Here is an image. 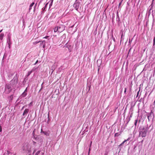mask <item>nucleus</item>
Returning <instances> with one entry per match:
<instances>
[{
    "instance_id": "17",
    "label": "nucleus",
    "mask_w": 155,
    "mask_h": 155,
    "mask_svg": "<svg viewBox=\"0 0 155 155\" xmlns=\"http://www.w3.org/2000/svg\"><path fill=\"white\" fill-rule=\"evenodd\" d=\"M45 41H42L41 43V45L42 44L43 45L44 44H45Z\"/></svg>"
},
{
    "instance_id": "28",
    "label": "nucleus",
    "mask_w": 155,
    "mask_h": 155,
    "mask_svg": "<svg viewBox=\"0 0 155 155\" xmlns=\"http://www.w3.org/2000/svg\"><path fill=\"white\" fill-rule=\"evenodd\" d=\"M126 89L125 88V90H124V92L125 93H126Z\"/></svg>"
},
{
    "instance_id": "5",
    "label": "nucleus",
    "mask_w": 155,
    "mask_h": 155,
    "mask_svg": "<svg viewBox=\"0 0 155 155\" xmlns=\"http://www.w3.org/2000/svg\"><path fill=\"white\" fill-rule=\"evenodd\" d=\"M28 111H29V110L28 109H26L25 110L23 114V115L24 116L25 115L27 114L28 113Z\"/></svg>"
},
{
    "instance_id": "1",
    "label": "nucleus",
    "mask_w": 155,
    "mask_h": 155,
    "mask_svg": "<svg viewBox=\"0 0 155 155\" xmlns=\"http://www.w3.org/2000/svg\"><path fill=\"white\" fill-rule=\"evenodd\" d=\"M65 29V26L64 25H60L59 26L56 27L54 29V31L56 32L58 31L61 32Z\"/></svg>"
},
{
    "instance_id": "15",
    "label": "nucleus",
    "mask_w": 155,
    "mask_h": 155,
    "mask_svg": "<svg viewBox=\"0 0 155 155\" xmlns=\"http://www.w3.org/2000/svg\"><path fill=\"white\" fill-rule=\"evenodd\" d=\"M41 41H35V42H33V44H34V45H36L38 43L40 42Z\"/></svg>"
},
{
    "instance_id": "13",
    "label": "nucleus",
    "mask_w": 155,
    "mask_h": 155,
    "mask_svg": "<svg viewBox=\"0 0 155 155\" xmlns=\"http://www.w3.org/2000/svg\"><path fill=\"white\" fill-rule=\"evenodd\" d=\"M120 135V134L118 133H116L114 134L115 137H118Z\"/></svg>"
},
{
    "instance_id": "37",
    "label": "nucleus",
    "mask_w": 155,
    "mask_h": 155,
    "mask_svg": "<svg viewBox=\"0 0 155 155\" xmlns=\"http://www.w3.org/2000/svg\"><path fill=\"white\" fill-rule=\"evenodd\" d=\"M24 107H25L24 106H23V107H22V108H24Z\"/></svg>"
},
{
    "instance_id": "32",
    "label": "nucleus",
    "mask_w": 155,
    "mask_h": 155,
    "mask_svg": "<svg viewBox=\"0 0 155 155\" xmlns=\"http://www.w3.org/2000/svg\"><path fill=\"white\" fill-rule=\"evenodd\" d=\"M10 97L11 98V99H12V98H13V96L12 95H11Z\"/></svg>"
},
{
    "instance_id": "30",
    "label": "nucleus",
    "mask_w": 155,
    "mask_h": 155,
    "mask_svg": "<svg viewBox=\"0 0 155 155\" xmlns=\"http://www.w3.org/2000/svg\"><path fill=\"white\" fill-rule=\"evenodd\" d=\"M35 151H36V150H34L33 151V154H34V153L35 152Z\"/></svg>"
},
{
    "instance_id": "29",
    "label": "nucleus",
    "mask_w": 155,
    "mask_h": 155,
    "mask_svg": "<svg viewBox=\"0 0 155 155\" xmlns=\"http://www.w3.org/2000/svg\"><path fill=\"white\" fill-rule=\"evenodd\" d=\"M122 2H121V1L119 3V6H120V5H121Z\"/></svg>"
},
{
    "instance_id": "3",
    "label": "nucleus",
    "mask_w": 155,
    "mask_h": 155,
    "mask_svg": "<svg viewBox=\"0 0 155 155\" xmlns=\"http://www.w3.org/2000/svg\"><path fill=\"white\" fill-rule=\"evenodd\" d=\"M147 133V130L145 129L144 127H143L142 130L140 131L139 136L140 137H144L146 136Z\"/></svg>"
},
{
    "instance_id": "18",
    "label": "nucleus",
    "mask_w": 155,
    "mask_h": 155,
    "mask_svg": "<svg viewBox=\"0 0 155 155\" xmlns=\"http://www.w3.org/2000/svg\"><path fill=\"white\" fill-rule=\"evenodd\" d=\"M155 45V37H154L153 40V45Z\"/></svg>"
},
{
    "instance_id": "14",
    "label": "nucleus",
    "mask_w": 155,
    "mask_h": 155,
    "mask_svg": "<svg viewBox=\"0 0 155 155\" xmlns=\"http://www.w3.org/2000/svg\"><path fill=\"white\" fill-rule=\"evenodd\" d=\"M41 151L40 150H38V151L35 153V155H38L39 154L40 152Z\"/></svg>"
},
{
    "instance_id": "16",
    "label": "nucleus",
    "mask_w": 155,
    "mask_h": 155,
    "mask_svg": "<svg viewBox=\"0 0 155 155\" xmlns=\"http://www.w3.org/2000/svg\"><path fill=\"white\" fill-rule=\"evenodd\" d=\"M34 4H35L34 2H32L31 4H30V6L31 7H32L34 5Z\"/></svg>"
},
{
    "instance_id": "10",
    "label": "nucleus",
    "mask_w": 155,
    "mask_h": 155,
    "mask_svg": "<svg viewBox=\"0 0 155 155\" xmlns=\"http://www.w3.org/2000/svg\"><path fill=\"white\" fill-rule=\"evenodd\" d=\"M129 140V138H128L127 139V140H125L124 141H123L122 142V143L120 145H119V146H121L122 145H123L126 141H128V140Z\"/></svg>"
},
{
    "instance_id": "31",
    "label": "nucleus",
    "mask_w": 155,
    "mask_h": 155,
    "mask_svg": "<svg viewBox=\"0 0 155 155\" xmlns=\"http://www.w3.org/2000/svg\"><path fill=\"white\" fill-rule=\"evenodd\" d=\"M36 6H37V3H36L35 5V6H34L35 9V8Z\"/></svg>"
},
{
    "instance_id": "8",
    "label": "nucleus",
    "mask_w": 155,
    "mask_h": 155,
    "mask_svg": "<svg viewBox=\"0 0 155 155\" xmlns=\"http://www.w3.org/2000/svg\"><path fill=\"white\" fill-rule=\"evenodd\" d=\"M4 36V34L3 33H2L0 34V39L2 40L3 38V37Z\"/></svg>"
},
{
    "instance_id": "2",
    "label": "nucleus",
    "mask_w": 155,
    "mask_h": 155,
    "mask_svg": "<svg viewBox=\"0 0 155 155\" xmlns=\"http://www.w3.org/2000/svg\"><path fill=\"white\" fill-rule=\"evenodd\" d=\"M23 150H27L29 153L31 152L32 150V145L27 143H25L23 146Z\"/></svg>"
},
{
    "instance_id": "35",
    "label": "nucleus",
    "mask_w": 155,
    "mask_h": 155,
    "mask_svg": "<svg viewBox=\"0 0 155 155\" xmlns=\"http://www.w3.org/2000/svg\"><path fill=\"white\" fill-rule=\"evenodd\" d=\"M90 88H89L88 91H89V90H90Z\"/></svg>"
},
{
    "instance_id": "21",
    "label": "nucleus",
    "mask_w": 155,
    "mask_h": 155,
    "mask_svg": "<svg viewBox=\"0 0 155 155\" xmlns=\"http://www.w3.org/2000/svg\"><path fill=\"white\" fill-rule=\"evenodd\" d=\"M49 37V36H46L45 37H44L43 38H46V39H47V38H48V37Z\"/></svg>"
},
{
    "instance_id": "23",
    "label": "nucleus",
    "mask_w": 155,
    "mask_h": 155,
    "mask_svg": "<svg viewBox=\"0 0 155 155\" xmlns=\"http://www.w3.org/2000/svg\"><path fill=\"white\" fill-rule=\"evenodd\" d=\"M92 142L91 141V143H90V146H89V147H91V145H92Z\"/></svg>"
},
{
    "instance_id": "12",
    "label": "nucleus",
    "mask_w": 155,
    "mask_h": 155,
    "mask_svg": "<svg viewBox=\"0 0 155 155\" xmlns=\"http://www.w3.org/2000/svg\"><path fill=\"white\" fill-rule=\"evenodd\" d=\"M137 121H138V120H137V119H136L135 120V123H134V125H135V127H136L137 126Z\"/></svg>"
},
{
    "instance_id": "27",
    "label": "nucleus",
    "mask_w": 155,
    "mask_h": 155,
    "mask_svg": "<svg viewBox=\"0 0 155 155\" xmlns=\"http://www.w3.org/2000/svg\"><path fill=\"white\" fill-rule=\"evenodd\" d=\"M32 9V7H31L30 6L29 7V11L31 10Z\"/></svg>"
},
{
    "instance_id": "25",
    "label": "nucleus",
    "mask_w": 155,
    "mask_h": 155,
    "mask_svg": "<svg viewBox=\"0 0 155 155\" xmlns=\"http://www.w3.org/2000/svg\"><path fill=\"white\" fill-rule=\"evenodd\" d=\"M140 88V89L139 90V91H138L137 93V97L138 96V94H139V91H140V88Z\"/></svg>"
},
{
    "instance_id": "9",
    "label": "nucleus",
    "mask_w": 155,
    "mask_h": 155,
    "mask_svg": "<svg viewBox=\"0 0 155 155\" xmlns=\"http://www.w3.org/2000/svg\"><path fill=\"white\" fill-rule=\"evenodd\" d=\"M42 133L44 134L45 135L48 136L49 135V133L48 132H44L42 131Z\"/></svg>"
},
{
    "instance_id": "22",
    "label": "nucleus",
    "mask_w": 155,
    "mask_h": 155,
    "mask_svg": "<svg viewBox=\"0 0 155 155\" xmlns=\"http://www.w3.org/2000/svg\"><path fill=\"white\" fill-rule=\"evenodd\" d=\"M36 143L34 141H33V144L34 145H35L36 144Z\"/></svg>"
},
{
    "instance_id": "34",
    "label": "nucleus",
    "mask_w": 155,
    "mask_h": 155,
    "mask_svg": "<svg viewBox=\"0 0 155 155\" xmlns=\"http://www.w3.org/2000/svg\"><path fill=\"white\" fill-rule=\"evenodd\" d=\"M33 134H34V131H33Z\"/></svg>"
},
{
    "instance_id": "36",
    "label": "nucleus",
    "mask_w": 155,
    "mask_h": 155,
    "mask_svg": "<svg viewBox=\"0 0 155 155\" xmlns=\"http://www.w3.org/2000/svg\"><path fill=\"white\" fill-rule=\"evenodd\" d=\"M123 0H121V2H122V1H123Z\"/></svg>"
},
{
    "instance_id": "6",
    "label": "nucleus",
    "mask_w": 155,
    "mask_h": 155,
    "mask_svg": "<svg viewBox=\"0 0 155 155\" xmlns=\"http://www.w3.org/2000/svg\"><path fill=\"white\" fill-rule=\"evenodd\" d=\"M27 91V88H26V89L25 91V92L22 94V96L24 97H25L27 94L25 93V92Z\"/></svg>"
},
{
    "instance_id": "33",
    "label": "nucleus",
    "mask_w": 155,
    "mask_h": 155,
    "mask_svg": "<svg viewBox=\"0 0 155 155\" xmlns=\"http://www.w3.org/2000/svg\"><path fill=\"white\" fill-rule=\"evenodd\" d=\"M2 30H3L2 29V30H1L0 31V33L2 31Z\"/></svg>"
},
{
    "instance_id": "7",
    "label": "nucleus",
    "mask_w": 155,
    "mask_h": 155,
    "mask_svg": "<svg viewBox=\"0 0 155 155\" xmlns=\"http://www.w3.org/2000/svg\"><path fill=\"white\" fill-rule=\"evenodd\" d=\"M10 88H6L5 90L8 93L10 92V91L11 90Z\"/></svg>"
},
{
    "instance_id": "4",
    "label": "nucleus",
    "mask_w": 155,
    "mask_h": 155,
    "mask_svg": "<svg viewBox=\"0 0 155 155\" xmlns=\"http://www.w3.org/2000/svg\"><path fill=\"white\" fill-rule=\"evenodd\" d=\"M18 79L16 77H14L13 79L10 81V83L12 85H14L18 83Z\"/></svg>"
},
{
    "instance_id": "24",
    "label": "nucleus",
    "mask_w": 155,
    "mask_h": 155,
    "mask_svg": "<svg viewBox=\"0 0 155 155\" xmlns=\"http://www.w3.org/2000/svg\"><path fill=\"white\" fill-rule=\"evenodd\" d=\"M45 44H44L43 45V48H45Z\"/></svg>"
},
{
    "instance_id": "19",
    "label": "nucleus",
    "mask_w": 155,
    "mask_h": 155,
    "mask_svg": "<svg viewBox=\"0 0 155 155\" xmlns=\"http://www.w3.org/2000/svg\"><path fill=\"white\" fill-rule=\"evenodd\" d=\"M90 150H91V147H89V151L88 152V155H89Z\"/></svg>"
},
{
    "instance_id": "20",
    "label": "nucleus",
    "mask_w": 155,
    "mask_h": 155,
    "mask_svg": "<svg viewBox=\"0 0 155 155\" xmlns=\"http://www.w3.org/2000/svg\"><path fill=\"white\" fill-rule=\"evenodd\" d=\"M2 128L1 126L0 125V132H2Z\"/></svg>"
},
{
    "instance_id": "11",
    "label": "nucleus",
    "mask_w": 155,
    "mask_h": 155,
    "mask_svg": "<svg viewBox=\"0 0 155 155\" xmlns=\"http://www.w3.org/2000/svg\"><path fill=\"white\" fill-rule=\"evenodd\" d=\"M33 71V70H32L31 71H29L28 73V76H29V75H30V74H31V73H32V72Z\"/></svg>"
},
{
    "instance_id": "26",
    "label": "nucleus",
    "mask_w": 155,
    "mask_h": 155,
    "mask_svg": "<svg viewBox=\"0 0 155 155\" xmlns=\"http://www.w3.org/2000/svg\"><path fill=\"white\" fill-rule=\"evenodd\" d=\"M38 62V60H37L35 62V64H34V65H35L36 64H37Z\"/></svg>"
}]
</instances>
